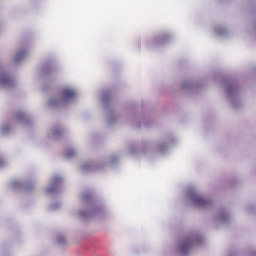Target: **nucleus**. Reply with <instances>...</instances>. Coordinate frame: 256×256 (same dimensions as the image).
<instances>
[{
	"instance_id": "obj_1",
	"label": "nucleus",
	"mask_w": 256,
	"mask_h": 256,
	"mask_svg": "<svg viewBox=\"0 0 256 256\" xmlns=\"http://www.w3.org/2000/svg\"><path fill=\"white\" fill-rule=\"evenodd\" d=\"M194 203H195L196 207H207V205H211V201L206 200L201 195H196L194 197Z\"/></svg>"
},
{
	"instance_id": "obj_2",
	"label": "nucleus",
	"mask_w": 256,
	"mask_h": 256,
	"mask_svg": "<svg viewBox=\"0 0 256 256\" xmlns=\"http://www.w3.org/2000/svg\"><path fill=\"white\" fill-rule=\"evenodd\" d=\"M75 91L70 90V89H65L63 91V101H69V99H75Z\"/></svg>"
},
{
	"instance_id": "obj_3",
	"label": "nucleus",
	"mask_w": 256,
	"mask_h": 256,
	"mask_svg": "<svg viewBox=\"0 0 256 256\" xmlns=\"http://www.w3.org/2000/svg\"><path fill=\"white\" fill-rule=\"evenodd\" d=\"M189 247H191V241H186V242L182 245V251H185V249H189Z\"/></svg>"
},
{
	"instance_id": "obj_4",
	"label": "nucleus",
	"mask_w": 256,
	"mask_h": 256,
	"mask_svg": "<svg viewBox=\"0 0 256 256\" xmlns=\"http://www.w3.org/2000/svg\"><path fill=\"white\" fill-rule=\"evenodd\" d=\"M25 117V114H23V113H21V112H19L18 114H17V119H23Z\"/></svg>"
},
{
	"instance_id": "obj_5",
	"label": "nucleus",
	"mask_w": 256,
	"mask_h": 256,
	"mask_svg": "<svg viewBox=\"0 0 256 256\" xmlns=\"http://www.w3.org/2000/svg\"><path fill=\"white\" fill-rule=\"evenodd\" d=\"M7 81H9V76H6L3 80V83H7Z\"/></svg>"
},
{
	"instance_id": "obj_6",
	"label": "nucleus",
	"mask_w": 256,
	"mask_h": 256,
	"mask_svg": "<svg viewBox=\"0 0 256 256\" xmlns=\"http://www.w3.org/2000/svg\"><path fill=\"white\" fill-rule=\"evenodd\" d=\"M75 155V152L72 151L71 154H67V157H73Z\"/></svg>"
},
{
	"instance_id": "obj_7",
	"label": "nucleus",
	"mask_w": 256,
	"mask_h": 256,
	"mask_svg": "<svg viewBox=\"0 0 256 256\" xmlns=\"http://www.w3.org/2000/svg\"><path fill=\"white\" fill-rule=\"evenodd\" d=\"M48 193H51V189H48Z\"/></svg>"
}]
</instances>
